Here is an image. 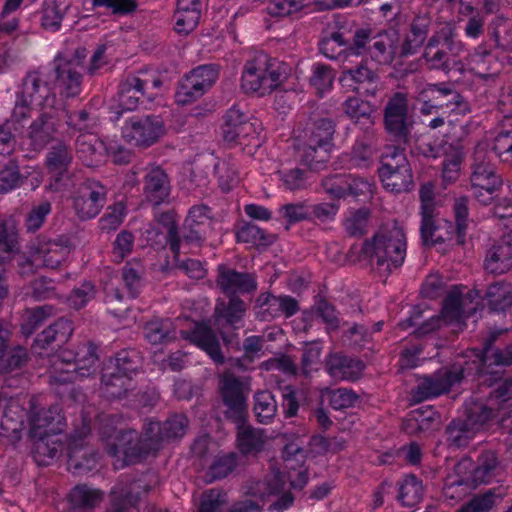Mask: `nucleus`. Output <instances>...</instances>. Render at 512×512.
Returning <instances> with one entry per match:
<instances>
[{
  "instance_id": "obj_1",
  "label": "nucleus",
  "mask_w": 512,
  "mask_h": 512,
  "mask_svg": "<svg viewBox=\"0 0 512 512\" xmlns=\"http://www.w3.org/2000/svg\"><path fill=\"white\" fill-rule=\"evenodd\" d=\"M407 239L397 221L383 224L374 236L364 242L362 252L380 274L389 275L402 266L406 257Z\"/></svg>"
},
{
  "instance_id": "obj_2",
  "label": "nucleus",
  "mask_w": 512,
  "mask_h": 512,
  "mask_svg": "<svg viewBox=\"0 0 512 512\" xmlns=\"http://www.w3.org/2000/svg\"><path fill=\"white\" fill-rule=\"evenodd\" d=\"M334 133L335 123L332 119L315 120L296 140L300 162L312 170L320 169L329 159Z\"/></svg>"
},
{
  "instance_id": "obj_3",
  "label": "nucleus",
  "mask_w": 512,
  "mask_h": 512,
  "mask_svg": "<svg viewBox=\"0 0 512 512\" xmlns=\"http://www.w3.org/2000/svg\"><path fill=\"white\" fill-rule=\"evenodd\" d=\"M470 168V183L474 197L483 205L490 204L495 192L502 187L503 181L484 147L475 148Z\"/></svg>"
},
{
  "instance_id": "obj_4",
  "label": "nucleus",
  "mask_w": 512,
  "mask_h": 512,
  "mask_svg": "<svg viewBox=\"0 0 512 512\" xmlns=\"http://www.w3.org/2000/svg\"><path fill=\"white\" fill-rule=\"evenodd\" d=\"M493 416V408L481 403L470 406L465 415L453 419L445 428L446 441L450 447L468 445Z\"/></svg>"
},
{
  "instance_id": "obj_5",
  "label": "nucleus",
  "mask_w": 512,
  "mask_h": 512,
  "mask_svg": "<svg viewBox=\"0 0 512 512\" xmlns=\"http://www.w3.org/2000/svg\"><path fill=\"white\" fill-rule=\"evenodd\" d=\"M378 174L384 188L390 192H409L414 187L411 166L404 150L398 147L389 148L382 155Z\"/></svg>"
},
{
  "instance_id": "obj_6",
  "label": "nucleus",
  "mask_w": 512,
  "mask_h": 512,
  "mask_svg": "<svg viewBox=\"0 0 512 512\" xmlns=\"http://www.w3.org/2000/svg\"><path fill=\"white\" fill-rule=\"evenodd\" d=\"M383 124L386 133L394 142L403 145L410 143L415 120L409 113L405 93L396 92L387 100L383 109Z\"/></svg>"
},
{
  "instance_id": "obj_7",
  "label": "nucleus",
  "mask_w": 512,
  "mask_h": 512,
  "mask_svg": "<svg viewBox=\"0 0 512 512\" xmlns=\"http://www.w3.org/2000/svg\"><path fill=\"white\" fill-rule=\"evenodd\" d=\"M165 134V124L159 115H133L121 128L122 138L135 147L148 148Z\"/></svg>"
},
{
  "instance_id": "obj_8",
  "label": "nucleus",
  "mask_w": 512,
  "mask_h": 512,
  "mask_svg": "<svg viewBox=\"0 0 512 512\" xmlns=\"http://www.w3.org/2000/svg\"><path fill=\"white\" fill-rule=\"evenodd\" d=\"M246 311V303L238 296H231L228 301H217L213 314L214 324L226 345H239L238 336L234 331L244 326Z\"/></svg>"
},
{
  "instance_id": "obj_9",
  "label": "nucleus",
  "mask_w": 512,
  "mask_h": 512,
  "mask_svg": "<svg viewBox=\"0 0 512 512\" xmlns=\"http://www.w3.org/2000/svg\"><path fill=\"white\" fill-rule=\"evenodd\" d=\"M90 431L88 422L83 420L81 426L69 436L67 464L69 471L75 475L87 474L97 466L96 450L87 441Z\"/></svg>"
},
{
  "instance_id": "obj_10",
  "label": "nucleus",
  "mask_w": 512,
  "mask_h": 512,
  "mask_svg": "<svg viewBox=\"0 0 512 512\" xmlns=\"http://www.w3.org/2000/svg\"><path fill=\"white\" fill-rule=\"evenodd\" d=\"M471 368H462L457 366L443 367L432 375L424 376L419 379L418 384L412 390V399L419 403L424 400L434 398L445 394L450 389L462 381L465 376V372L470 374Z\"/></svg>"
},
{
  "instance_id": "obj_11",
  "label": "nucleus",
  "mask_w": 512,
  "mask_h": 512,
  "mask_svg": "<svg viewBox=\"0 0 512 512\" xmlns=\"http://www.w3.org/2000/svg\"><path fill=\"white\" fill-rule=\"evenodd\" d=\"M494 341L495 336H490L484 343L478 362H473L475 374L481 379L482 384L491 385L488 383L491 378L497 381L505 367L512 366V344L499 348L493 346Z\"/></svg>"
},
{
  "instance_id": "obj_12",
  "label": "nucleus",
  "mask_w": 512,
  "mask_h": 512,
  "mask_svg": "<svg viewBox=\"0 0 512 512\" xmlns=\"http://www.w3.org/2000/svg\"><path fill=\"white\" fill-rule=\"evenodd\" d=\"M17 92L41 110L54 109L57 103V95L50 77L40 70L29 71L22 79Z\"/></svg>"
},
{
  "instance_id": "obj_13",
  "label": "nucleus",
  "mask_w": 512,
  "mask_h": 512,
  "mask_svg": "<svg viewBox=\"0 0 512 512\" xmlns=\"http://www.w3.org/2000/svg\"><path fill=\"white\" fill-rule=\"evenodd\" d=\"M219 390L225 406V417L233 423L246 422L248 406L242 382L232 374L224 375Z\"/></svg>"
},
{
  "instance_id": "obj_14",
  "label": "nucleus",
  "mask_w": 512,
  "mask_h": 512,
  "mask_svg": "<svg viewBox=\"0 0 512 512\" xmlns=\"http://www.w3.org/2000/svg\"><path fill=\"white\" fill-rule=\"evenodd\" d=\"M379 81V74L370 66L368 59H362L358 64L344 69L339 77L343 88L366 96L376 95Z\"/></svg>"
},
{
  "instance_id": "obj_15",
  "label": "nucleus",
  "mask_w": 512,
  "mask_h": 512,
  "mask_svg": "<svg viewBox=\"0 0 512 512\" xmlns=\"http://www.w3.org/2000/svg\"><path fill=\"white\" fill-rule=\"evenodd\" d=\"M108 189L99 181L87 179L74 197V209L81 220L96 217L107 202Z\"/></svg>"
},
{
  "instance_id": "obj_16",
  "label": "nucleus",
  "mask_w": 512,
  "mask_h": 512,
  "mask_svg": "<svg viewBox=\"0 0 512 512\" xmlns=\"http://www.w3.org/2000/svg\"><path fill=\"white\" fill-rule=\"evenodd\" d=\"M72 162V148L65 141L58 140L49 147L44 165L53 181L51 186H54L56 190L66 186L65 181L70 178L69 170Z\"/></svg>"
},
{
  "instance_id": "obj_17",
  "label": "nucleus",
  "mask_w": 512,
  "mask_h": 512,
  "mask_svg": "<svg viewBox=\"0 0 512 512\" xmlns=\"http://www.w3.org/2000/svg\"><path fill=\"white\" fill-rule=\"evenodd\" d=\"M212 218L207 205L192 206L181 229L182 244L200 247L211 230Z\"/></svg>"
},
{
  "instance_id": "obj_18",
  "label": "nucleus",
  "mask_w": 512,
  "mask_h": 512,
  "mask_svg": "<svg viewBox=\"0 0 512 512\" xmlns=\"http://www.w3.org/2000/svg\"><path fill=\"white\" fill-rule=\"evenodd\" d=\"M361 31L367 34L363 54H369L371 59L380 65L391 64L396 55L397 32L384 30L373 34V31L369 28H361Z\"/></svg>"
},
{
  "instance_id": "obj_19",
  "label": "nucleus",
  "mask_w": 512,
  "mask_h": 512,
  "mask_svg": "<svg viewBox=\"0 0 512 512\" xmlns=\"http://www.w3.org/2000/svg\"><path fill=\"white\" fill-rule=\"evenodd\" d=\"M257 317L262 321H271L284 316L290 318L300 310L299 302L290 295L261 293L256 299Z\"/></svg>"
},
{
  "instance_id": "obj_20",
  "label": "nucleus",
  "mask_w": 512,
  "mask_h": 512,
  "mask_svg": "<svg viewBox=\"0 0 512 512\" xmlns=\"http://www.w3.org/2000/svg\"><path fill=\"white\" fill-rule=\"evenodd\" d=\"M377 144L373 129H366L361 137L353 144L351 151L342 153L340 163L347 170L368 169L373 164V154Z\"/></svg>"
},
{
  "instance_id": "obj_21",
  "label": "nucleus",
  "mask_w": 512,
  "mask_h": 512,
  "mask_svg": "<svg viewBox=\"0 0 512 512\" xmlns=\"http://www.w3.org/2000/svg\"><path fill=\"white\" fill-rule=\"evenodd\" d=\"M118 102L122 110L133 111L145 100L151 101L154 93L149 91V83L141 80V74L127 75L118 86Z\"/></svg>"
},
{
  "instance_id": "obj_22",
  "label": "nucleus",
  "mask_w": 512,
  "mask_h": 512,
  "mask_svg": "<svg viewBox=\"0 0 512 512\" xmlns=\"http://www.w3.org/2000/svg\"><path fill=\"white\" fill-rule=\"evenodd\" d=\"M420 237L423 246L432 247L452 240L454 224L452 221L439 217L437 211L420 214Z\"/></svg>"
},
{
  "instance_id": "obj_23",
  "label": "nucleus",
  "mask_w": 512,
  "mask_h": 512,
  "mask_svg": "<svg viewBox=\"0 0 512 512\" xmlns=\"http://www.w3.org/2000/svg\"><path fill=\"white\" fill-rule=\"evenodd\" d=\"M58 131V117L56 109L42 110L27 130V139L34 151H42L54 140Z\"/></svg>"
},
{
  "instance_id": "obj_24",
  "label": "nucleus",
  "mask_w": 512,
  "mask_h": 512,
  "mask_svg": "<svg viewBox=\"0 0 512 512\" xmlns=\"http://www.w3.org/2000/svg\"><path fill=\"white\" fill-rule=\"evenodd\" d=\"M216 284L224 294L230 297L236 296L237 293L249 294L257 290L254 274L238 272L224 264L217 267Z\"/></svg>"
},
{
  "instance_id": "obj_25",
  "label": "nucleus",
  "mask_w": 512,
  "mask_h": 512,
  "mask_svg": "<svg viewBox=\"0 0 512 512\" xmlns=\"http://www.w3.org/2000/svg\"><path fill=\"white\" fill-rule=\"evenodd\" d=\"M170 179L166 171L160 166L146 169L143 178V196L154 206L162 204L170 195Z\"/></svg>"
},
{
  "instance_id": "obj_26",
  "label": "nucleus",
  "mask_w": 512,
  "mask_h": 512,
  "mask_svg": "<svg viewBox=\"0 0 512 512\" xmlns=\"http://www.w3.org/2000/svg\"><path fill=\"white\" fill-rule=\"evenodd\" d=\"M53 64L52 77L60 94L66 98L78 96L82 91L81 71L68 61L59 62L54 59Z\"/></svg>"
},
{
  "instance_id": "obj_27",
  "label": "nucleus",
  "mask_w": 512,
  "mask_h": 512,
  "mask_svg": "<svg viewBox=\"0 0 512 512\" xmlns=\"http://www.w3.org/2000/svg\"><path fill=\"white\" fill-rule=\"evenodd\" d=\"M74 330L73 323L68 318L61 317L53 324L48 326L34 339L32 351L38 355H42L43 351L52 344L60 347L65 344Z\"/></svg>"
},
{
  "instance_id": "obj_28",
  "label": "nucleus",
  "mask_w": 512,
  "mask_h": 512,
  "mask_svg": "<svg viewBox=\"0 0 512 512\" xmlns=\"http://www.w3.org/2000/svg\"><path fill=\"white\" fill-rule=\"evenodd\" d=\"M267 62L268 55L261 52L245 63L241 77V88L245 93L267 94L264 86Z\"/></svg>"
},
{
  "instance_id": "obj_29",
  "label": "nucleus",
  "mask_w": 512,
  "mask_h": 512,
  "mask_svg": "<svg viewBox=\"0 0 512 512\" xmlns=\"http://www.w3.org/2000/svg\"><path fill=\"white\" fill-rule=\"evenodd\" d=\"M186 338L204 350L217 364L224 363V356L215 331L206 323H196Z\"/></svg>"
},
{
  "instance_id": "obj_30",
  "label": "nucleus",
  "mask_w": 512,
  "mask_h": 512,
  "mask_svg": "<svg viewBox=\"0 0 512 512\" xmlns=\"http://www.w3.org/2000/svg\"><path fill=\"white\" fill-rule=\"evenodd\" d=\"M365 365L361 360L336 353L326 360L328 374L340 380L355 381L362 375Z\"/></svg>"
},
{
  "instance_id": "obj_31",
  "label": "nucleus",
  "mask_w": 512,
  "mask_h": 512,
  "mask_svg": "<svg viewBox=\"0 0 512 512\" xmlns=\"http://www.w3.org/2000/svg\"><path fill=\"white\" fill-rule=\"evenodd\" d=\"M68 240H41L33 245L37 257L43 268L56 269L63 263L70 253Z\"/></svg>"
},
{
  "instance_id": "obj_32",
  "label": "nucleus",
  "mask_w": 512,
  "mask_h": 512,
  "mask_svg": "<svg viewBox=\"0 0 512 512\" xmlns=\"http://www.w3.org/2000/svg\"><path fill=\"white\" fill-rule=\"evenodd\" d=\"M484 270L493 275H501L512 268V243L505 239L493 244L486 252Z\"/></svg>"
},
{
  "instance_id": "obj_33",
  "label": "nucleus",
  "mask_w": 512,
  "mask_h": 512,
  "mask_svg": "<svg viewBox=\"0 0 512 512\" xmlns=\"http://www.w3.org/2000/svg\"><path fill=\"white\" fill-rule=\"evenodd\" d=\"M429 40L435 46L440 47V50L455 64H457L455 59L465 51V44L461 40L457 28L451 23H445L441 26L433 33Z\"/></svg>"
},
{
  "instance_id": "obj_34",
  "label": "nucleus",
  "mask_w": 512,
  "mask_h": 512,
  "mask_svg": "<svg viewBox=\"0 0 512 512\" xmlns=\"http://www.w3.org/2000/svg\"><path fill=\"white\" fill-rule=\"evenodd\" d=\"M104 498L100 489L87 484H78L68 494L69 512H91Z\"/></svg>"
},
{
  "instance_id": "obj_35",
  "label": "nucleus",
  "mask_w": 512,
  "mask_h": 512,
  "mask_svg": "<svg viewBox=\"0 0 512 512\" xmlns=\"http://www.w3.org/2000/svg\"><path fill=\"white\" fill-rule=\"evenodd\" d=\"M121 440L126 441V443L121 447H112L111 453L117 454L118 452H122L124 455V461L126 464H135L141 462L148 455L155 453L153 444L144 441L139 438L137 441L133 442L134 436H136L135 431H125L120 432Z\"/></svg>"
},
{
  "instance_id": "obj_36",
  "label": "nucleus",
  "mask_w": 512,
  "mask_h": 512,
  "mask_svg": "<svg viewBox=\"0 0 512 512\" xmlns=\"http://www.w3.org/2000/svg\"><path fill=\"white\" fill-rule=\"evenodd\" d=\"M200 17V0H177L174 19L175 30L178 34L188 35L191 33L198 26Z\"/></svg>"
},
{
  "instance_id": "obj_37",
  "label": "nucleus",
  "mask_w": 512,
  "mask_h": 512,
  "mask_svg": "<svg viewBox=\"0 0 512 512\" xmlns=\"http://www.w3.org/2000/svg\"><path fill=\"white\" fill-rule=\"evenodd\" d=\"M237 428L236 444L244 456H256L263 451L265 436L262 430L247 425L246 422L235 423Z\"/></svg>"
},
{
  "instance_id": "obj_38",
  "label": "nucleus",
  "mask_w": 512,
  "mask_h": 512,
  "mask_svg": "<svg viewBox=\"0 0 512 512\" xmlns=\"http://www.w3.org/2000/svg\"><path fill=\"white\" fill-rule=\"evenodd\" d=\"M324 33L336 42L340 48H343L346 56L363 55L367 34L361 31V28H357L352 34L343 27H338L336 30H326Z\"/></svg>"
},
{
  "instance_id": "obj_39",
  "label": "nucleus",
  "mask_w": 512,
  "mask_h": 512,
  "mask_svg": "<svg viewBox=\"0 0 512 512\" xmlns=\"http://www.w3.org/2000/svg\"><path fill=\"white\" fill-rule=\"evenodd\" d=\"M431 20L427 15L416 16L410 25V32L406 36L400 48V56L407 57L414 55L424 44Z\"/></svg>"
},
{
  "instance_id": "obj_40",
  "label": "nucleus",
  "mask_w": 512,
  "mask_h": 512,
  "mask_svg": "<svg viewBox=\"0 0 512 512\" xmlns=\"http://www.w3.org/2000/svg\"><path fill=\"white\" fill-rule=\"evenodd\" d=\"M101 384L105 396L109 399H122L131 390V379L112 369V366L103 367Z\"/></svg>"
},
{
  "instance_id": "obj_41",
  "label": "nucleus",
  "mask_w": 512,
  "mask_h": 512,
  "mask_svg": "<svg viewBox=\"0 0 512 512\" xmlns=\"http://www.w3.org/2000/svg\"><path fill=\"white\" fill-rule=\"evenodd\" d=\"M503 471L497 454L492 450L483 451L477 459V465L472 472V480L475 484L489 483Z\"/></svg>"
},
{
  "instance_id": "obj_42",
  "label": "nucleus",
  "mask_w": 512,
  "mask_h": 512,
  "mask_svg": "<svg viewBox=\"0 0 512 512\" xmlns=\"http://www.w3.org/2000/svg\"><path fill=\"white\" fill-rule=\"evenodd\" d=\"M505 495L506 489L503 487L490 488L483 493L474 495L456 512H490L502 502Z\"/></svg>"
},
{
  "instance_id": "obj_43",
  "label": "nucleus",
  "mask_w": 512,
  "mask_h": 512,
  "mask_svg": "<svg viewBox=\"0 0 512 512\" xmlns=\"http://www.w3.org/2000/svg\"><path fill=\"white\" fill-rule=\"evenodd\" d=\"M97 346L92 342L80 345L74 355V371L81 378H87L95 374L99 357Z\"/></svg>"
},
{
  "instance_id": "obj_44",
  "label": "nucleus",
  "mask_w": 512,
  "mask_h": 512,
  "mask_svg": "<svg viewBox=\"0 0 512 512\" xmlns=\"http://www.w3.org/2000/svg\"><path fill=\"white\" fill-rule=\"evenodd\" d=\"M144 336L153 345L165 344L176 339V331L170 319L154 318L145 324Z\"/></svg>"
},
{
  "instance_id": "obj_45",
  "label": "nucleus",
  "mask_w": 512,
  "mask_h": 512,
  "mask_svg": "<svg viewBox=\"0 0 512 512\" xmlns=\"http://www.w3.org/2000/svg\"><path fill=\"white\" fill-rule=\"evenodd\" d=\"M479 297L487 301L491 311H505L512 304L511 285L505 281L493 282L487 287L484 295Z\"/></svg>"
},
{
  "instance_id": "obj_46",
  "label": "nucleus",
  "mask_w": 512,
  "mask_h": 512,
  "mask_svg": "<svg viewBox=\"0 0 512 512\" xmlns=\"http://www.w3.org/2000/svg\"><path fill=\"white\" fill-rule=\"evenodd\" d=\"M33 443L32 455L39 466L49 465L58 455L61 442L54 439V434H40Z\"/></svg>"
},
{
  "instance_id": "obj_47",
  "label": "nucleus",
  "mask_w": 512,
  "mask_h": 512,
  "mask_svg": "<svg viewBox=\"0 0 512 512\" xmlns=\"http://www.w3.org/2000/svg\"><path fill=\"white\" fill-rule=\"evenodd\" d=\"M105 366H112V369L131 379L141 368L142 358L135 349H123L114 358H111Z\"/></svg>"
},
{
  "instance_id": "obj_48",
  "label": "nucleus",
  "mask_w": 512,
  "mask_h": 512,
  "mask_svg": "<svg viewBox=\"0 0 512 512\" xmlns=\"http://www.w3.org/2000/svg\"><path fill=\"white\" fill-rule=\"evenodd\" d=\"M259 127L260 125L256 121L249 120L235 132L233 140L225 142L230 146H242L244 150H247L248 154H254L262 144L260 132L258 131Z\"/></svg>"
},
{
  "instance_id": "obj_49",
  "label": "nucleus",
  "mask_w": 512,
  "mask_h": 512,
  "mask_svg": "<svg viewBox=\"0 0 512 512\" xmlns=\"http://www.w3.org/2000/svg\"><path fill=\"white\" fill-rule=\"evenodd\" d=\"M253 412L256 420L262 424L271 423L278 410L274 394L269 390L258 391L254 394Z\"/></svg>"
},
{
  "instance_id": "obj_50",
  "label": "nucleus",
  "mask_w": 512,
  "mask_h": 512,
  "mask_svg": "<svg viewBox=\"0 0 512 512\" xmlns=\"http://www.w3.org/2000/svg\"><path fill=\"white\" fill-rule=\"evenodd\" d=\"M396 499L404 507H413L418 504L423 497L422 482L413 474L407 475L397 484Z\"/></svg>"
},
{
  "instance_id": "obj_51",
  "label": "nucleus",
  "mask_w": 512,
  "mask_h": 512,
  "mask_svg": "<svg viewBox=\"0 0 512 512\" xmlns=\"http://www.w3.org/2000/svg\"><path fill=\"white\" fill-rule=\"evenodd\" d=\"M54 422L60 423L58 407L51 406L48 409L42 408L33 412L30 418V433L33 437L40 434H55L58 428L53 427Z\"/></svg>"
},
{
  "instance_id": "obj_52",
  "label": "nucleus",
  "mask_w": 512,
  "mask_h": 512,
  "mask_svg": "<svg viewBox=\"0 0 512 512\" xmlns=\"http://www.w3.org/2000/svg\"><path fill=\"white\" fill-rule=\"evenodd\" d=\"M122 281L130 298L139 296L145 277V268L139 261L127 262L121 270Z\"/></svg>"
},
{
  "instance_id": "obj_53",
  "label": "nucleus",
  "mask_w": 512,
  "mask_h": 512,
  "mask_svg": "<svg viewBox=\"0 0 512 512\" xmlns=\"http://www.w3.org/2000/svg\"><path fill=\"white\" fill-rule=\"evenodd\" d=\"M16 159H9L0 167V194H6L20 187L26 180Z\"/></svg>"
},
{
  "instance_id": "obj_54",
  "label": "nucleus",
  "mask_w": 512,
  "mask_h": 512,
  "mask_svg": "<svg viewBox=\"0 0 512 512\" xmlns=\"http://www.w3.org/2000/svg\"><path fill=\"white\" fill-rule=\"evenodd\" d=\"M291 73V67L277 59L268 56L267 69L265 70L264 86L268 93L283 84Z\"/></svg>"
},
{
  "instance_id": "obj_55",
  "label": "nucleus",
  "mask_w": 512,
  "mask_h": 512,
  "mask_svg": "<svg viewBox=\"0 0 512 512\" xmlns=\"http://www.w3.org/2000/svg\"><path fill=\"white\" fill-rule=\"evenodd\" d=\"M236 239L238 242L255 246H269L275 242L276 237L273 234L266 233L254 223H245L238 229Z\"/></svg>"
},
{
  "instance_id": "obj_56",
  "label": "nucleus",
  "mask_w": 512,
  "mask_h": 512,
  "mask_svg": "<svg viewBox=\"0 0 512 512\" xmlns=\"http://www.w3.org/2000/svg\"><path fill=\"white\" fill-rule=\"evenodd\" d=\"M336 76L335 70L323 63H316L312 66V74L310 76V85L316 90L317 94L322 97L324 93L330 91Z\"/></svg>"
},
{
  "instance_id": "obj_57",
  "label": "nucleus",
  "mask_w": 512,
  "mask_h": 512,
  "mask_svg": "<svg viewBox=\"0 0 512 512\" xmlns=\"http://www.w3.org/2000/svg\"><path fill=\"white\" fill-rule=\"evenodd\" d=\"M469 199L466 196H461L455 199L453 204V212L455 217L454 233L457 237V243L462 245L465 243V237L469 223Z\"/></svg>"
},
{
  "instance_id": "obj_58",
  "label": "nucleus",
  "mask_w": 512,
  "mask_h": 512,
  "mask_svg": "<svg viewBox=\"0 0 512 512\" xmlns=\"http://www.w3.org/2000/svg\"><path fill=\"white\" fill-rule=\"evenodd\" d=\"M55 309L51 305H43L27 311V316L21 324V332L28 337L42 326L47 319L54 315Z\"/></svg>"
},
{
  "instance_id": "obj_59",
  "label": "nucleus",
  "mask_w": 512,
  "mask_h": 512,
  "mask_svg": "<svg viewBox=\"0 0 512 512\" xmlns=\"http://www.w3.org/2000/svg\"><path fill=\"white\" fill-rule=\"evenodd\" d=\"M423 59L430 69L442 71L446 74L456 65L440 50V47L435 46L429 39L424 48Z\"/></svg>"
},
{
  "instance_id": "obj_60",
  "label": "nucleus",
  "mask_w": 512,
  "mask_h": 512,
  "mask_svg": "<svg viewBox=\"0 0 512 512\" xmlns=\"http://www.w3.org/2000/svg\"><path fill=\"white\" fill-rule=\"evenodd\" d=\"M249 120L248 113L241 110L238 105H233L229 108L224 115V123L222 125L223 140H233L235 132Z\"/></svg>"
},
{
  "instance_id": "obj_61",
  "label": "nucleus",
  "mask_w": 512,
  "mask_h": 512,
  "mask_svg": "<svg viewBox=\"0 0 512 512\" xmlns=\"http://www.w3.org/2000/svg\"><path fill=\"white\" fill-rule=\"evenodd\" d=\"M127 214V208L124 202L119 201L109 205L104 215L99 219V228L103 232L110 233L116 231Z\"/></svg>"
},
{
  "instance_id": "obj_62",
  "label": "nucleus",
  "mask_w": 512,
  "mask_h": 512,
  "mask_svg": "<svg viewBox=\"0 0 512 512\" xmlns=\"http://www.w3.org/2000/svg\"><path fill=\"white\" fill-rule=\"evenodd\" d=\"M68 9L67 5H62L56 1L46 2L41 17V24L45 30L56 32L61 27V22Z\"/></svg>"
},
{
  "instance_id": "obj_63",
  "label": "nucleus",
  "mask_w": 512,
  "mask_h": 512,
  "mask_svg": "<svg viewBox=\"0 0 512 512\" xmlns=\"http://www.w3.org/2000/svg\"><path fill=\"white\" fill-rule=\"evenodd\" d=\"M140 499L138 492L132 488L114 487L111 491L110 512H127L128 508L135 506Z\"/></svg>"
},
{
  "instance_id": "obj_64",
  "label": "nucleus",
  "mask_w": 512,
  "mask_h": 512,
  "mask_svg": "<svg viewBox=\"0 0 512 512\" xmlns=\"http://www.w3.org/2000/svg\"><path fill=\"white\" fill-rule=\"evenodd\" d=\"M226 492L222 489H209L202 494L197 512H225Z\"/></svg>"
}]
</instances>
